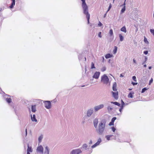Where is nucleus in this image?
<instances>
[{
  "mask_svg": "<svg viewBox=\"0 0 154 154\" xmlns=\"http://www.w3.org/2000/svg\"><path fill=\"white\" fill-rule=\"evenodd\" d=\"M106 122L105 121H101L99 124L98 127L96 129V131L99 135L103 134L105 129Z\"/></svg>",
  "mask_w": 154,
  "mask_h": 154,
  "instance_id": "obj_1",
  "label": "nucleus"
},
{
  "mask_svg": "<svg viewBox=\"0 0 154 154\" xmlns=\"http://www.w3.org/2000/svg\"><path fill=\"white\" fill-rule=\"evenodd\" d=\"M82 2V6L83 10V12H85L88 11V8L85 2V0H81Z\"/></svg>",
  "mask_w": 154,
  "mask_h": 154,
  "instance_id": "obj_2",
  "label": "nucleus"
},
{
  "mask_svg": "<svg viewBox=\"0 0 154 154\" xmlns=\"http://www.w3.org/2000/svg\"><path fill=\"white\" fill-rule=\"evenodd\" d=\"M101 81L104 84H107L109 81V79L108 76L105 74H104L101 77Z\"/></svg>",
  "mask_w": 154,
  "mask_h": 154,
  "instance_id": "obj_3",
  "label": "nucleus"
},
{
  "mask_svg": "<svg viewBox=\"0 0 154 154\" xmlns=\"http://www.w3.org/2000/svg\"><path fill=\"white\" fill-rule=\"evenodd\" d=\"M45 107L48 109H50L51 107V103L50 101H44Z\"/></svg>",
  "mask_w": 154,
  "mask_h": 154,
  "instance_id": "obj_4",
  "label": "nucleus"
},
{
  "mask_svg": "<svg viewBox=\"0 0 154 154\" xmlns=\"http://www.w3.org/2000/svg\"><path fill=\"white\" fill-rule=\"evenodd\" d=\"M82 152L81 150L79 149H73L71 152L70 154H79Z\"/></svg>",
  "mask_w": 154,
  "mask_h": 154,
  "instance_id": "obj_5",
  "label": "nucleus"
},
{
  "mask_svg": "<svg viewBox=\"0 0 154 154\" xmlns=\"http://www.w3.org/2000/svg\"><path fill=\"white\" fill-rule=\"evenodd\" d=\"M94 112V109L93 108H91L88 110L86 116L87 117H90L93 114Z\"/></svg>",
  "mask_w": 154,
  "mask_h": 154,
  "instance_id": "obj_6",
  "label": "nucleus"
},
{
  "mask_svg": "<svg viewBox=\"0 0 154 154\" xmlns=\"http://www.w3.org/2000/svg\"><path fill=\"white\" fill-rule=\"evenodd\" d=\"M104 107V105L103 104H101L100 105L94 107V111L96 112L98 111L99 110L103 108Z\"/></svg>",
  "mask_w": 154,
  "mask_h": 154,
  "instance_id": "obj_7",
  "label": "nucleus"
},
{
  "mask_svg": "<svg viewBox=\"0 0 154 154\" xmlns=\"http://www.w3.org/2000/svg\"><path fill=\"white\" fill-rule=\"evenodd\" d=\"M43 150L44 148L43 146L41 145L38 146L36 149L37 152L41 153L42 154L43 153Z\"/></svg>",
  "mask_w": 154,
  "mask_h": 154,
  "instance_id": "obj_8",
  "label": "nucleus"
},
{
  "mask_svg": "<svg viewBox=\"0 0 154 154\" xmlns=\"http://www.w3.org/2000/svg\"><path fill=\"white\" fill-rule=\"evenodd\" d=\"M84 14L86 15V17L87 20V23L89 24V19L90 18V14H89L88 11H86L85 12H83Z\"/></svg>",
  "mask_w": 154,
  "mask_h": 154,
  "instance_id": "obj_9",
  "label": "nucleus"
},
{
  "mask_svg": "<svg viewBox=\"0 0 154 154\" xmlns=\"http://www.w3.org/2000/svg\"><path fill=\"white\" fill-rule=\"evenodd\" d=\"M101 141H102L101 139L100 138H99L98 139L97 142L95 143L94 145H92V146H91V147L93 148L99 145Z\"/></svg>",
  "mask_w": 154,
  "mask_h": 154,
  "instance_id": "obj_10",
  "label": "nucleus"
},
{
  "mask_svg": "<svg viewBox=\"0 0 154 154\" xmlns=\"http://www.w3.org/2000/svg\"><path fill=\"white\" fill-rule=\"evenodd\" d=\"M98 122V119L97 118H95L93 120L94 126L95 128H97Z\"/></svg>",
  "mask_w": 154,
  "mask_h": 154,
  "instance_id": "obj_11",
  "label": "nucleus"
},
{
  "mask_svg": "<svg viewBox=\"0 0 154 154\" xmlns=\"http://www.w3.org/2000/svg\"><path fill=\"white\" fill-rule=\"evenodd\" d=\"M112 95L113 97L116 99L117 100L118 98V91L116 92H111Z\"/></svg>",
  "mask_w": 154,
  "mask_h": 154,
  "instance_id": "obj_12",
  "label": "nucleus"
},
{
  "mask_svg": "<svg viewBox=\"0 0 154 154\" xmlns=\"http://www.w3.org/2000/svg\"><path fill=\"white\" fill-rule=\"evenodd\" d=\"M112 137H113L114 138L113 139H116V136H114L113 135H106L105 137V138H106L107 140L109 141L110 140V138Z\"/></svg>",
  "mask_w": 154,
  "mask_h": 154,
  "instance_id": "obj_13",
  "label": "nucleus"
},
{
  "mask_svg": "<svg viewBox=\"0 0 154 154\" xmlns=\"http://www.w3.org/2000/svg\"><path fill=\"white\" fill-rule=\"evenodd\" d=\"M100 73L99 72H96L93 75V77L96 79H98L100 75Z\"/></svg>",
  "mask_w": 154,
  "mask_h": 154,
  "instance_id": "obj_14",
  "label": "nucleus"
},
{
  "mask_svg": "<svg viewBox=\"0 0 154 154\" xmlns=\"http://www.w3.org/2000/svg\"><path fill=\"white\" fill-rule=\"evenodd\" d=\"M50 150L48 147L47 146L45 148V152L44 154H49Z\"/></svg>",
  "mask_w": 154,
  "mask_h": 154,
  "instance_id": "obj_15",
  "label": "nucleus"
},
{
  "mask_svg": "<svg viewBox=\"0 0 154 154\" xmlns=\"http://www.w3.org/2000/svg\"><path fill=\"white\" fill-rule=\"evenodd\" d=\"M31 119L32 121L35 122H37V120L36 119L35 116V114H33V116H32V115L31 114Z\"/></svg>",
  "mask_w": 154,
  "mask_h": 154,
  "instance_id": "obj_16",
  "label": "nucleus"
},
{
  "mask_svg": "<svg viewBox=\"0 0 154 154\" xmlns=\"http://www.w3.org/2000/svg\"><path fill=\"white\" fill-rule=\"evenodd\" d=\"M12 2L10 6H9V8L11 9L13 8L14 6L15 5V0H11Z\"/></svg>",
  "mask_w": 154,
  "mask_h": 154,
  "instance_id": "obj_17",
  "label": "nucleus"
},
{
  "mask_svg": "<svg viewBox=\"0 0 154 154\" xmlns=\"http://www.w3.org/2000/svg\"><path fill=\"white\" fill-rule=\"evenodd\" d=\"M36 105H32L31 106V111L33 112H35L36 111Z\"/></svg>",
  "mask_w": 154,
  "mask_h": 154,
  "instance_id": "obj_18",
  "label": "nucleus"
},
{
  "mask_svg": "<svg viewBox=\"0 0 154 154\" xmlns=\"http://www.w3.org/2000/svg\"><path fill=\"white\" fill-rule=\"evenodd\" d=\"M113 57V55L112 54H110L109 53L106 54L105 56V57L106 59H108Z\"/></svg>",
  "mask_w": 154,
  "mask_h": 154,
  "instance_id": "obj_19",
  "label": "nucleus"
},
{
  "mask_svg": "<svg viewBox=\"0 0 154 154\" xmlns=\"http://www.w3.org/2000/svg\"><path fill=\"white\" fill-rule=\"evenodd\" d=\"M117 86V84L116 82H114L113 83V86H112V90L114 91H116L117 90V89L116 88V87Z\"/></svg>",
  "mask_w": 154,
  "mask_h": 154,
  "instance_id": "obj_20",
  "label": "nucleus"
},
{
  "mask_svg": "<svg viewBox=\"0 0 154 154\" xmlns=\"http://www.w3.org/2000/svg\"><path fill=\"white\" fill-rule=\"evenodd\" d=\"M28 148L27 150V152H32V149L31 147H29L28 144H27Z\"/></svg>",
  "mask_w": 154,
  "mask_h": 154,
  "instance_id": "obj_21",
  "label": "nucleus"
},
{
  "mask_svg": "<svg viewBox=\"0 0 154 154\" xmlns=\"http://www.w3.org/2000/svg\"><path fill=\"white\" fill-rule=\"evenodd\" d=\"M121 31L122 32L126 33L127 32L125 26H123L121 29Z\"/></svg>",
  "mask_w": 154,
  "mask_h": 154,
  "instance_id": "obj_22",
  "label": "nucleus"
},
{
  "mask_svg": "<svg viewBox=\"0 0 154 154\" xmlns=\"http://www.w3.org/2000/svg\"><path fill=\"white\" fill-rule=\"evenodd\" d=\"M111 103H112L115 104L116 105L118 106H120V104L117 102H112L111 101L110 102Z\"/></svg>",
  "mask_w": 154,
  "mask_h": 154,
  "instance_id": "obj_23",
  "label": "nucleus"
},
{
  "mask_svg": "<svg viewBox=\"0 0 154 154\" xmlns=\"http://www.w3.org/2000/svg\"><path fill=\"white\" fill-rule=\"evenodd\" d=\"M123 5H125V3L124 2V4H123ZM125 6H124L122 8L121 10V13H123L125 11Z\"/></svg>",
  "mask_w": 154,
  "mask_h": 154,
  "instance_id": "obj_24",
  "label": "nucleus"
},
{
  "mask_svg": "<svg viewBox=\"0 0 154 154\" xmlns=\"http://www.w3.org/2000/svg\"><path fill=\"white\" fill-rule=\"evenodd\" d=\"M6 101L8 103H10L11 102L12 100L10 98L7 97L6 99Z\"/></svg>",
  "mask_w": 154,
  "mask_h": 154,
  "instance_id": "obj_25",
  "label": "nucleus"
},
{
  "mask_svg": "<svg viewBox=\"0 0 154 154\" xmlns=\"http://www.w3.org/2000/svg\"><path fill=\"white\" fill-rule=\"evenodd\" d=\"M43 138V135H41L38 138V141L39 143H40L42 141V140Z\"/></svg>",
  "mask_w": 154,
  "mask_h": 154,
  "instance_id": "obj_26",
  "label": "nucleus"
},
{
  "mask_svg": "<svg viewBox=\"0 0 154 154\" xmlns=\"http://www.w3.org/2000/svg\"><path fill=\"white\" fill-rule=\"evenodd\" d=\"M119 37L120 38V41L122 42L124 40V37L121 34H119Z\"/></svg>",
  "mask_w": 154,
  "mask_h": 154,
  "instance_id": "obj_27",
  "label": "nucleus"
},
{
  "mask_svg": "<svg viewBox=\"0 0 154 154\" xmlns=\"http://www.w3.org/2000/svg\"><path fill=\"white\" fill-rule=\"evenodd\" d=\"M134 94V93L130 92L128 95V97L129 98H132L133 97V94Z\"/></svg>",
  "mask_w": 154,
  "mask_h": 154,
  "instance_id": "obj_28",
  "label": "nucleus"
},
{
  "mask_svg": "<svg viewBox=\"0 0 154 154\" xmlns=\"http://www.w3.org/2000/svg\"><path fill=\"white\" fill-rule=\"evenodd\" d=\"M0 93L2 94H4L3 97L5 98H6L7 97H9L10 96V95L6 94H5V93L4 92H0Z\"/></svg>",
  "mask_w": 154,
  "mask_h": 154,
  "instance_id": "obj_29",
  "label": "nucleus"
},
{
  "mask_svg": "<svg viewBox=\"0 0 154 154\" xmlns=\"http://www.w3.org/2000/svg\"><path fill=\"white\" fill-rule=\"evenodd\" d=\"M112 109L113 108L112 107L110 106H108V107H107V110L109 112L111 111Z\"/></svg>",
  "mask_w": 154,
  "mask_h": 154,
  "instance_id": "obj_30",
  "label": "nucleus"
},
{
  "mask_svg": "<svg viewBox=\"0 0 154 154\" xmlns=\"http://www.w3.org/2000/svg\"><path fill=\"white\" fill-rule=\"evenodd\" d=\"M117 50V46H115L114 49L113 50V53L114 54H115L116 53Z\"/></svg>",
  "mask_w": 154,
  "mask_h": 154,
  "instance_id": "obj_31",
  "label": "nucleus"
},
{
  "mask_svg": "<svg viewBox=\"0 0 154 154\" xmlns=\"http://www.w3.org/2000/svg\"><path fill=\"white\" fill-rule=\"evenodd\" d=\"M144 42L145 43L149 44V42L147 40V38L145 37H144Z\"/></svg>",
  "mask_w": 154,
  "mask_h": 154,
  "instance_id": "obj_32",
  "label": "nucleus"
},
{
  "mask_svg": "<svg viewBox=\"0 0 154 154\" xmlns=\"http://www.w3.org/2000/svg\"><path fill=\"white\" fill-rule=\"evenodd\" d=\"M148 88H147L146 87H145L142 89L141 93H144L146 90H147Z\"/></svg>",
  "mask_w": 154,
  "mask_h": 154,
  "instance_id": "obj_33",
  "label": "nucleus"
},
{
  "mask_svg": "<svg viewBox=\"0 0 154 154\" xmlns=\"http://www.w3.org/2000/svg\"><path fill=\"white\" fill-rule=\"evenodd\" d=\"M78 58H79V60H81V59H82V55L81 54H79V55H78Z\"/></svg>",
  "mask_w": 154,
  "mask_h": 154,
  "instance_id": "obj_34",
  "label": "nucleus"
},
{
  "mask_svg": "<svg viewBox=\"0 0 154 154\" xmlns=\"http://www.w3.org/2000/svg\"><path fill=\"white\" fill-rule=\"evenodd\" d=\"M95 67L94 66V64L93 62H92L91 63V69H93L94 68H95Z\"/></svg>",
  "mask_w": 154,
  "mask_h": 154,
  "instance_id": "obj_35",
  "label": "nucleus"
},
{
  "mask_svg": "<svg viewBox=\"0 0 154 154\" xmlns=\"http://www.w3.org/2000/svg\"><path fill=\"white\" fill-rule=\"evenodd\" d=\"M147 60V57L146 56H145V60L142 63V64L143 65L145 63H146Z\"/></svg>",
  "mask_w": 154,
  "mask_h": 154,
  "instance_id": "obj_36",
  "label": "nucleus"
},
{
  "mask_svg": "<svg viewBox=\"0 0 154 154\" xmlns=\"http://www.w3.org/2000/svg\"><path fill=\"white\" fill-rule=\"evenodd\" d=\"M120 107L119 109V111L121 113H122L124 106H120Z\"/></svg>",
  "mask_w": 154,
  "mask_h": 154,
  "instance_id": "obj_37",
  "label": "nucleus"
},
{
  "mask_svg": "<svg viewBox=\"0 0 154 154\" xmlns=\"http://www.w3.org/2000/svg\"><path fill=\"white\" fill-rule=\"evenodd\" d=\"M121 106H124L125 105V103L122 100H121Z\"/></svg>",
  "mask_w": 154,
  "mask_h": 154,
  "instance_id": "obj_38",
  "label": "nucleus"
},
{
  "mask_svg": "<svg viewBox=\"0 0 154 154\" xmlns=\"http://www.w3.org/2000/svg\"><path fill=\"white\" fill-rule=\"evenodd\" d=\"M88 146L86 143L84 144L82 146V148L85 149H86V148H87Z\"/></svg>",
  "mask_w": 154,
  "mask_h": 154,
  "instance_id": "obj_39",
  "label": "nucleus"
},
{
  "mask_svg": "<svg viewBox=\"0 0 154 154\" xmlns=\"http://www.w3.org/2000/svg\"><path fill=\"white\" fill-rule=\"evenodd\" d=\"M109 33L110 36H112L113 35V32L112 29L110 30Z\"/></svg>",
  "mask_w": 154,
  "mask_h": 154,
  "instance_id": "obj_40",
  "label": "nucleus"
},
{
  "mask_svg": "<svg viewBox=\"0 0 154 154\" xmlns=\"http://www.w3.org/2000/svg\"><path fill=\"white\" fill-rule=\"evenodd\" d=\"M106 70V67L104 66L101 69V71L102 72H104Z\"/></svg>",
  "mask_w": 154,
  "mask_h": 154,
  "instance_id": "obj_41",
  "label": "nucleus"
},
{
  "mask_svg": "<svg viewBox=\"0 0 154 154\" xmlns=\"http://www.w3.org/2000/svg\"><path fill=\"white\" fill-rule=\"evenodd\" d=\"M150 32L154 36V29H151L150 30Z\"/></svg>",
  "mask_w": 154,
  "mask_h": 154,
  "instance_id": "obj_42",
  "label": "nucleus"
},
{
  "mask_svg": "<svg viewBox=\"0 0 154 154\" xmlns=\"http://www.w3.org/2000/svg\"><path fill=\"white\" fill-rule=\"evenodd\" d=\"M116 119V117H113L111 119V121L114 123L115 120Z\"/></svg>",
  "mask_w": 154,
  "mask_h": 154,
  "instance_id": "obj_43",
  "label": "nucleus"
},
{
  "mask_svg": "<svg viewBox=\"0 0 154 154\" xmlns=\"http://www.w3.org/2000/svg\"><path fill=\"white\" fill-rule=\"evenodd\" d=\"M153 79L152 78H151L150 79V80H149V85H150L151 84L152 82H153Z\"/></svg>",
  "mask_w": 154,
  "mask_h": 154,
  "instance_id": "obj_44",
  "label": "nucleus"
},
{
  "mask_svg": "<svg viewBox=\"0 0 154 154\" xmlns=\"http://www.w3.org/2000/svg\"><path fill=\"white\" fill-rule=\"evenodd\" d=\"M132 79L135 82L137 81L136 77L135 76H133L132 77Z\"/></svg>",
  "mask_w": 154,
  "mask_h": 154,
  "instance_id": "obj_45",
  "label": "nucleus"
},
{
  "mask_svg": "<svg viewBox=\"0 0 154 154\" xmlns=\"http://www.w3.org/2000/svg\"><path fill=\"white\" fill-rule=\"evenodd\" d=\"M112 7V5L111 4H110L109 5V6L108 9L106 12V13H107L108 11H109V10Z\"/></svg>",
  "mask_w": 154,
  "mask_h": 154,
  "instance_id": "obj_46",
  "label": "nucleus"
},
{
  "mask_svg": "<svg viewBox=\"0 0 154 154\" xmlns=\"http://www.w3.org/2000/svg\"><path fill=\"white\" fill-rule=\"evenodd\" d=\"M111 129H112V131L113 132H115V131L116 130V128H114V127H112Z\"/></svg>",
  "mask_w": 154,
  "mask_h": 154,
  "instance_id": "obj_47",
  "label": "nucleus"
},
{
  "mask_svg": "<svg viewBox=\"0 0 154 154\" xmlns=\"http://www.w3.org/2000/svg\"><path fill=\"white\" fill-rule=\"evenodd\" d=\"M114 123L111 121V122H110L109 123V126L113 125H114Z\"/></svg>",
  "mask_w": 154,
  "mask_h": 154,
  "instance_id": "obj_48",
  "label": "nucleus"
},
{
  "mask_svg": "<svg viewBox=\"0 0 154 154\" xmlns=\"http://www.w3.org/2000/svg\"><path fill=\"white\" fill-rule=\"evenodd\" d=\"M101 32H99V33H98V36L100 38L102 37V35H101Z\"/></svg>",
  "mask_w": 154,
  "mask_h": 154,
  "instance_id": "obj_49",
  "label": "nucleus"
},
{
  "mask_svg": "<svg viewBox=\"0 0 154 154\" xmlns=\"http://www.w3.org/2000/svg\"><path fill=\"white\" fill-rule=\"evenodd\" d=\"M113 60L111 59H109L108 60V63H113Z\"/></svg>",
  "mask_w": 154,
  "mask_h": 154,
  "instance_id": "obj_50",
  "label": "nucleus"
},
{
  "mask_svg": "<svg viewBox=\"0 0 154 154\" xmlns=\"http://www.w3.org/2000/svg\"><path fill=\"white\" fill-rule=\"evenodd\" d=\"M148 51H143V54L145 55H146L148 54Z\"/></svg>",
  "mask_w": 154,
  "mask_h": 154,
  "instance_id": "obj_51",
  "label": "nucleus"
},
{
  "mask_svg": "<svg viewBox=\"0 0 154 154\" xmlns=\"http://www.w3.org/2000/svg\"><path fill=\"white\" fill-rule=\"evenodd\" d=\"M102 24L100 22H99V23L98 24V26L100 27H101L102 26Z\"/></svg>",
  "mask_w": 154,
  "mask_h": 154,
  "instance_id": "obj_52",
  "label": "nucleus"
},
{
  "mask_svg": "<svg viewBox=\"0 0 154 154\" xmlns=\"http://www.w3.org/2000/svg\"><path fill=\"white\" fill-rule=\"evenodd\" d=\"M131 83L133 85H134V86L136 85L137 84V82H132Z\"/></svg>",
  "mask_w": 154,
  "mask_h": 154,
  "instance_id": "obj_53",
  "label": "nucleus"
},
{
  "mask_svg": "<svg viewBox=\"0 0 154 154\" xmlns=\"http://www.w3.org/2000/svg\"><path fill=\"white\" fill-rule=\"evenodd\" d=\"M57 101V100L56 99H54L52 100L51 101V102L52 103H55Z\"/></svg>",
  "mask_w": 154,
  "mask_h": 154,
  "instance_id": "obj_54",
  "label": "nucleus"
},
{
  "mask_svg": "<svg viewBox=\"0 0 154 154\" xmlns=\"http://www.w3.org/2000/svg\"><path fill=\"white\" fill-rule=\"evenodd\" d=\"M25 136L26 137L27 134V130L26 128L25 130Z\"/></svg>",
  "mask_w": 154,
  "mask_h": 154,
  "instance_id": "obj_55",
  "label": "nucleus"
},
{
  "mask_svg": "<svg viewBox=\"0 0 154 154\" xmlns=\"http://www.w3.org/2000/svg\"><path fill=\"white\" fill-rule=\"evenodd\" d=\"M133 62L136 64L137 63L136 61V60L134 59H133Z\"/></svg>",
  "mask_w": 154,
  "mask_h": 154,
  "instance_id": "obj_56",
  "label": "nucleus"
},
{
  "mask_svg": "<svg viewBox=\"0 0 154 154\" xmlns=\"http://www.w3.org/2000/svg\"><path fill=\"white\" fill-rule=\"evenodd\" d=\"M92 143V140H90L89 143L90 144H91Z\"/></svg>",
  "mask_w": 154,
  "mask_h": 154,
  "instance_id": "obj_57",
  "label": "nucleus"
},
{
  "mask_svg": "<svg viewBox=\"0 0 154 154\" xmlns=\"http://www.w3.org/2000/svg\"><path fill=\"white\" fill-rule=\"evenodd\" d=\"M152 66H149V67H148V69H152Z\"/></svg>",
  "mask_w": 154,
  "mask_h": 154,
  "instance_id": "obj_58",
  "label": "nucleus"
},
{
  "mask_svg": "<svg viewBox=\"0 0 154 154\" xmlns=\"http://www.w3.org/2000/svg\"><path fill=\"white\" fill-rule=\"evenodd\" d=\"M106 13H107L106 12V13L104 14V16H103L104 18H105L106 17Z\"/></svg>",
  "mask_w": 154,
  "mask_h": 154,
  "instance_id": "obj_59",
  "label": "nucleus"
},
{
  "mask_svg": "<svg viewBox=\"0 0 154 154\" xmlns=\"http://www.w3.org/2000/svg\"><path fill=\"white\" fill-rule=\"evenodd\" d=\"M123 76H124L122 74H120V77H122Z\"/></svg>",
  "mask_w": 154,
  "mask_h": 154,
  "instance_id": "obj_60",
  "label": "nucleus"
},
{
  "mask_svg": "<svg viewBox=\"0 0 154 154\" xmlns=\"http://www.w3.org/2000/svg\"><path fill=\"white\" fill-rule=\"evenodd\" d=\"M143 66L144 67H146V64H144V65H143Z\"/></svg>",
  "mask_w": 154,
  "mask_h": 154,
  "instance_id": "obj_61",
  "label": "nucleus"
},
{
  "mask_svg": "<svg viewBox=\"0 0 154 154\" xmlns=\"http://www.w3.org/2000/svg\"><path fill=\"white\" fill-rule=\"evenodd\" d=\"M85 86V85H82L81 86V87H84Z\"/></svg>",
  "mask_w": 154,
  "mask_h": 154,
  "instance_id": "obj_62",
  "label": "nucleus"
},
{
  "mask_svg": "<svg viewBox=\"0 0 154 154\" xmlns=\"http://www.w3.org/2000/svg\"><path fill=\"white\" fill-rule=\"evenodd\" d=\"M2 8H0V11H2Z\"/></svg>",
  "mask_w": 154,
  "mask_h": 154,
  "instance_id": "obj_63",
  "label": "nucleus"
},
{
  "mask_svg": "<svg viewBox=\"0 0 154 154\" xmlns=\"http://www.w3.org/2000/svg\"><path fill=\"white\" fill-rule=\"evenodd\" d=\"M27 154H30V153L29 152H27Z\"/></svg>",
  "mask_w": 154,
  "mask_h": 154,
  "instance_id": "obj_64",
  "label": "nucleus"
}]
</instances>
